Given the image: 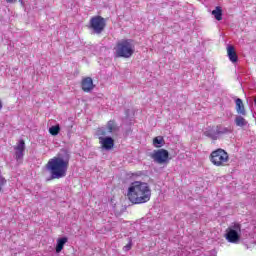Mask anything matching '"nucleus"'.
I'll return each mask as SVG.
<instances>
[{"instance_id": "4be33fe9", "label": "nucleus", "mask_w": 256, "mask_h": 256, "mask_svg": "<svg viewBox=\"0 0 256 256\" xmlns=\"http://www.w3.org/2000/svg\"><path fill=\"white\" fill-rule=\"evenodd\" d=\"M98 135H102V137H105V135H107V132L105 130H98Z\"/></svg>"}, {"instance_id": "0eeeda50", "label": "nucleus", "mask_w": 256, "mask_h": 256, "mask_svg": "<svg viewBox=\"0 0 256 256\" xmlns=\"http://www.w3.org/2000/svg\"><path fill=\"white\" fill-rule=\"evenodd\" d=\"M151 159H153V161H155V163H158L159 165L168 163L169 151H167L166 149L154 150V152L151 154Z\"/></svg>"}, {"instance_id": "39448f33", "label": "nucleus", "mask_w": 256, "mask_h": 256, "mask_svg": "<svg viewBox=\"0 0 256 256\" xmlns=\"http://www.w3.org/2000/svg\"><path fill=\"white\" fill-rule=\"evenodd\" d=\"M225 239L228 243H239L241 241V225L234 223L226 229Z\"/></svg>"}, {"instance_id": "6e6552de", "label": "nucleus", "mask_w": 256, "mask_h": 256, "mask_svg": "<svg viewBox=\"0 0 256 256\" xmlns=\"http://www.w3.org/2000/svg\"><path fill=\"white\" fill-rule=\"evenodd\" d=\"M99 143L102 147V149H105L106 151H111L113 147H115V140L112 137H99Z\"/></svg>"}, {"instance_id": "2eb2a0df", "label": "nucleus", "mask_w": 256, "mask_h": 256, "mask_svg": "<svg viewBox=\"0 0 256 256\" xmlns=\"http://www.w3.org/2000/svg\"><path fill=\"white\" fill-rule=\"evenodd\" d=\"M212 15L216 21H223V8L221 6H217L213 11Z\"/></svg>"}, {"instance_id": "f03ea898", "label": "nucleus", "mask_w": 256, "mask_h": 256, "mask_svg": "<svg viewBox=\"0 0 256 256\" xmlns=\"http://www.w3.org/2000/svg\"><path fill=\"white\" fill-rule=\"evenodd\" d=\"M45 168L49 171L51 179H63L69 171V157L64 158L58 154L48 160Z\"/></svg>"}, {"instance_id": "b1692460", "label": "nucleus", "mask_w": 256, "mask_h": 256, "mask_svg": "<svg viewBox=\"0 0 256 256\" xmlns=\"http://www.w3.org/2000/svg\"><path fill=\"white\" fill-rule=\"evenodd\" d=\"M131 247H132V245H131V242H130L129 244H127V245L124 247V249H126V251H129V250H131Z\"/></svg>"}, {"instance_id": "f8f14e48", "label": "nucleus", "mask_w": 256, "mask_h": 256, "mask_svg": "<svg viewBox=\"0 0 256 256\" xmlns=\"http://www.w3.org/2000/svg\"><path fill=\"white\" fill-rule=\"evenodd\" d=\"M235 103H236V113H238V115H242V117H246L247 110H245V104H243V100L241 98H237L235 100Z\"/></svg>"}, {"instance_id": "9b49d317", "label": "nucleus", "mask_w": 256, "mask_h": 256, "mask_svg": "<svg viewBox=\"0 0 256 256\" xmlns=\"http://www.w3.org/2000/svg\"><path fill=\"white\" fill-rule=\"evenodd\" d=\"M205 137H209L212 141H217L219 139V134L217 133V126H210L204 132Z\"/></svg>"}, {"instance_id": "412c9836", "label": "nucleus", "mask_w": 256, "mask_h": 256, "mask_svg": "<svg viewBox=\"0 0 256 256\" xmlns=\"http://www.w3.org/2000/svg\"><path fill=\"white\" fill-rule=\"evenodd\" d=\"M5 183H7V180L3 178V176H0V193L3 191V185H5Z\"/></svg>"}, {"instance_id": "9d476101", "label": "nucleus", "mask_w": 256, "mask_h": 256, "mask_svg": "<svg viewBox=\"0 0 256 256\" xmlns=\"http://www.w3.org/2000/svg\"><path fill=\"white\" fill-rule=\"evenodd\" d=\"M14 151L16 161H23V153H25V140H20L17 145L14 146Z\"/></svg>"}, {"instance_id": "5701e85b", "label": "nucleus", "mask_w": 256, "mask_h": 256, "mask_svg": "<svg viewBox=\"0 0 256 256\" xmlns=\"http://www.w3.org/2000/svg\"><path fill=\"white\" fill-rule=\"evenodd\" d=\"M141 175H143V173L137 172V173H133V174H132V177H133L134 179H137V177H141Z\"/></svg>"}, {"instance_id": "aec40b11", "label": "nucleus", "mask_w": 256, "mask_h": 256, "mask_svg": "<svg viewBox=\"0 0 256 256\" xmlns=\"http://www.w3.org/2000/svg\"><path fill=\"white\" fill-rule=\"evenodd\" d=\"M60 131H61V127L59 126V124L55 126H51L49 128V133L50 135H53V137H56V135H59Z\"/></svg>"}, {"instance_id": "f257e3e1", "label": "nucleus", "mask_w": 256, "mask_h": 256, "mask_svg": "<svg viewBox=\"0 0 256 256\" xmlns=\"http://www.w3.org/2000/svg\"><path fill=\"white\" fill-rule=\"evenodd\" d=\"M126 197L132 205H143L151 201V186L143 181H134L127 189Z\"/></svg>"}, {"instance_id": "393cba45", "label": "nucleus", "mask_w": 256, "mask_h": 256, "mask_svg": "<svg viewBox=\"0 0 256 256\" xmlns=\"http://www.w3.org/2000/svg\"><path fill=\"white\" fill-rule=\"evenodd\" d=\"M5 1H6V3H10V4L17 3V0H5Z\"/></svg>"}, {"instance_id": "ddd939ff", "label": "nucleus", "mask_w": 256, "mask_h": 256, "mask_svg": "<svg viewBox=\"0 0 256 256\" xmlns=\"http://www.w3.org/2000/svg\"><path fill=\"white\" fill-rule=\"evenodd\" d=\"M227 55L231 63H237V61H239V56H237V52L235 51V46L229 45L227 47Z\"/></svg>"}, {"instance_id": "4468645a", "label": "nucleus", "mask_w": 256, "mask_h": 256, "mask_svg": "<svg viewBox=\"0 0 256 256\" xmlns=\"http://www.w3.org/2000/svg\"><path fill=\"white\" fill-rule=\"evenodd\" d=\"M69 241L67 237H62L57 239V244H56V253H61L63 251V248L65 247V244Z\"/></svg>"}, {"instance_id": "20e7f679", "label": "nucleus", "mask_w": 256, "mask_h": 256, "mask_svg": "<svg viewBox=\"0 0 256 256\" xmlns=\"http://www.w3.org/2000/svg\"><path fill=\"white\" fill-rule=\"evenodd\" d=\"M209 160L215 167H227L229 163V153L222 148H218L211 152Z\"/></svg>"}, {"instance_id": "1a4fd4ad", "label": "nucleus", "mask_w": 256, "mask_h": 256, "mask_svg": "<svg viewBox=\"0 0 256 256\" xmlns=\"http://www.w3.org/2000/svg\"><path fill=\"white\" fill-rule=\"evenodd\" d=\"M81 89L84 93H91L95 89V84H93V78L84 77L81 81Z\"/></svg>"}, {"instance_id": "dca6fc26", "label": "nucleus", "mask_w": 256, "mask_h": 256, "mask_svg": "<svg viewBox=\"0 0 256 256\" xmlns=\"http://www.w3.org/2000/svg\"><path fill=\"white\" fill-rule=\"evenodd\" d=\"M216 131H217L218 135H227V133L232 132L231 128L225 127L221 124L216 125Z\"/></svg>"}, {"instance_id": "f3484780", "label": "nucleus", "mask_w": 256, "mask_h": 256, "mask_svg": "<svg viewBox=\"0 0 256 256\" xmlns=\"http://www.w3.org/2000/svg\"><path fill=\"white\" fill-rule=\"evenodd\" d=\"M106 127L108 133H115V131H119V127H117V123H115L114 120L108 121Z\"/></svg>"}, {"instance_id": "a878e982", "label": "nucleus", "mask_w": 256, "mask_h": 256, "mask_svg": "<svg viewBox=\"0 0 256 256\" xmlns=\"http://www.w3.org/2000/svg\"><path fill=\"white\" fill-rule=\"evenodd\" d=\"M0 109H3V102L0 100Z\"/></svg>"}, {"instance_id": "6ab92c4d", "label": "nucleus", "mask_w": 256, "mask_h": 256, "mask_svg": "<svg viewBox=\"0 0 256 256\" xmlns=\"http://www.w3.org/2000/svg\"><path fill=\"white\" fill-rule=\"evenodd\" d=\"M235 123L237 127H247V121L245 118H243V116H237L235 118Z\"/></svg>"}, {"instance_id": "a211bd4d", "label": "nucleus", "mask_w": 256, "mask_h": 256, "mask_svg": "<svg viewBox=\"0 0 256 256\" xmlns=\"http://www.w3.org/2000/svg\"><path fill=\"white\" fill-rule=\"evenodd\" d=\"M153 145L154 147H156L157 149H159L160 147H163L165 145V139L163 138V136H157L153 139Z\"/></svg>"}, {"instance_id": "7ed1b4c3", "label": "nucleus", "mask_w": 256, "mask_h": 256, "mask_svg": "<svg viewBox=\"0 0 256 256\" xmlns=\"http://www.w3.org/2000/svg\"><path fill=\"white\" fill-rule=\"evenodd\" d=\"M116 57H122L123 59H129L133 57L135 53V44L132 39H122L116 43L114 47Z\"/></svg>"}, {"instance_id": "423d86ee", "label": "nucleus", "mask_w": 256, "mask_h": 256, "mask_svg": "<svg viewBox=\"0 0 256 256\" xmlns=\"http://www.w3.org/2000/svg\"><path fill=\"white\" fill-rule=\"evenodd\" d=\"M88 27L89 29H92V31H94V33L97 35H101V33L105 31V27H107V22L102 16H93L90 19Z\"/></svg>"}]
</instances>
